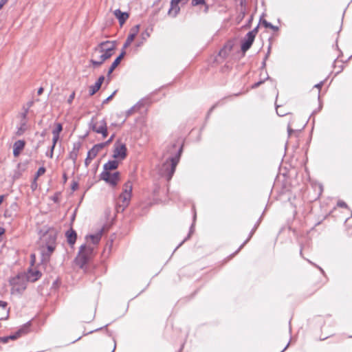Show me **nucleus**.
Returning <instances> with one entry per match:
<instances>
[{"label": "nucleus", "instance_id": "nucleus-1", "mask_svg": "<svg viewBox=\"0 0 352 352\" xmlns=\"http://www.w3.org/2000/svg\"><path fill=\"white\" fill-rule=\"evenodd\" d=\"M116 50L115 42L107 41L100 43L94 48L90 60L94 67H100L104 62L110 58Z\"/></svg>", "mask_w": 352, "mask_h": 352}, {"label": "nucleus", "instance_id": "nucleus-2", "mask_svg": "<svg viewBox=\"0 0 352 352\" xmlns=\"http://www.w3.org/2000/svg\"><path fill=\"white\" fill-rule=\"evenodd\" d=\"M133 186L130 181L126 182L123 186V191L120 195L117 203V212L123 211L129 205L132 192Z\"/></svg>", "mask_w": 352, "mask_h": 352}, {"label": "nucleus", "instance_id": "nucleus-3", "mask_svg": "<svg viewBox=\"0 0 352 352\" xmlns=\"http://www.w3.org/2000/svg\"><path fill=\"white\" fill-rule=\"evenodd\" d=\"M179 162L178 157H174L168 159L164 164H163V170L164 171V175L167 179V180H170L175 171L177 163Z\"/></svg>", "mask_w": 352, "mask_h": 352}, {"label": "nucleus", "instance_id": "nucleus-4", "mask_svg": "<svg viewBox=\"0 0 352 352\" xmlns=\"http://www.w3.org/2000/svg\"><path fill=\"white\" fill-rule=\"evenodd\" d=\"M91 129L97 133H101L103 138H106L108 135L107 122L104 119L98 121L92 118L90 122Z\"/></svg>", "mask_w": 352, "mask_h": 352}, {"label": "nucleus", "instance_id": "nucleus-5", "mask_svg": "<svg viewBox=\"0 0 352 352\" xmlns=\"http://www.w3.org/2000/svg\"><path fill=\"white\" fill-rule=\"evenodd\" d=\"M27 277L24 274H19L16 277L13 278L10 280V284L13 286V288L20 292L23 291L26 288Z\"/></svg>", "mask_w": 352, "mask_h": 352}, {"label": "nucleus", "instance_id": "nucleus-6", "mask_svg": "<svg viewBox=\"0 0 352 352\" xmlns=\"http://www.w3.org/2000/svg\"><path fill=\"white\" fill-rule=\"evenodd\" d=\"M30 330V323H26L25 324L23 325L17 331H16L14 333L9 336H5V337H0V342L2 343H7L10 340H16L19 338L21 337L23 335H25L28 333Z\"/></svg>", "mask_w": 352, "mask_h": 352}, {"label": "nucleus", "instance_id": "nucleus-7", "mask_svg": "<svg viewBox=\"0 0 352 352\" xmlns=\"http://www.w3.org/2000/svg\"><path fill=\"white\" fill-rule=\"evenodd\" d=\"M100 177L110 185L115 186L120 180V173L116 172L111 174L110 172H102Z\"/></svg>", "mask_w": 352, "mask_h": 352}, {"label": "nucleus", "instance_id": "nucleus-8", "mask_svg": "<svg viewBox=\"0 0 352 352\" xmlns=\"http://www.w3.org/2000/svg\"><path fill=\"white\" fill-rule=\"evenodd\" d=\"M126 147L124 144L116 142L113 157L116 159L124 160L126 156Z\"/></svg>", "mask_w": 352, "mask_h": 352}, {"label": "nucleus", "instance_id": "nucleus-9", "mask_svg": "<svg viewBox=\"0 0 352 352\" xmlns=\"http://www.w3.org/2000/svg\"><path fill=\"white\" fill-rule=\"evenodd\" d=\"M105 146V144H98L94 145L87 153V157L85 159V164L87 166L91 160L98 155L101 149Z\"/></svg>", "mask_w": 352, "mask_h": 352}, {"label": "nucleus", "instance_id": "nucleus-10", "mask_svg": "<svg viewBox=\"0 0 352 352\" xmlns=\"http://www.w3.org/2000/svg\"><path fill=\"white\" fill-rule=\"evenodd\" d=\"M188 1V0H171L170 7L168 11V15L172 17H175L180 10L179 4L184 5Z\"/></svg>", "mask_w": 352, "mask_h": 352}, {"label": "nucleus", "instance_id": "nucleus-11", "mask_svg": "<svg viewBox=\"0 0 352 352\" xmlns=\"http://www.w3.org/2000/svg\"><path fill=\"white\" fill-rule=\"evenodd\" d=\"M254 38L251 34H246L241 43V50L243 53L248 51L252 46Z\"/></svg>", "mask_w": 352, "mask_h": 352}, {"label": "nucleus", "instance_id": "nucleus-12", "mask_svg": "<svg viewBox=\"0 0 352 352\" xmlns=\"http://www.w3.org/2000/svg\"><path fill=\"white\" fill-rule=\"evenodd\" d=\"M25 145L24 140H17L14 143L13 145V155L14 157H18L21 152L23 150Z\"/></svg>", "mask_w": 352, "mask_h": 352}, {"label": "nucleus", "instance_id": "nucleus-13", "mask_svg": "<svg viewBox=\"0 0 352 352\" xmlns=\"http://www.w3.org/2000/svg\"><path fill=\"white\" fill-rule=\"evenodd\" d=\"M25 276L28 281L35 282L41 276V272L37 270H29Z\"/></svg>", "mask_w": 352, "mask_h": 352}, {"label": "nucleus", "instance_id": "nucleus-14", "mask_svg": "<svg viewBox=\"0 0 352 352\" xmlns=\"http://www.w3.org/2000/svg\"><path fill=\"white\" fill-rule=\"evenodd\" d=\"M113 14L118 19L120 25H122L129 16L127 12H123L120 9L116 10Z\"/></svg>", "mask_w": 352, "mask_h": 352}, {"label": "nucleus", "instance_id": "nucleus-15", "mask_svg": "<svg viewBox=\"0 0 352 352\" xmlns=\"http://www.w3.org/2000/svg\"><path fill=\"white\" fill-rule=\"evenodd\" d=\"M43 240L45 245L50 243L56 244V234L54 232H48L43 235Z\"/></svg>", "mask_w": 352, "mask_h": 352}, {"label": "nucleus", "instance_id": "nucleus-16", "mask_svg": "<svg viewBox=\"0 0 352 352\" xmlns=\"http://www.w3.org/2000/svg\"><path fill=\"white\" fill-rule=\"evenodd\" d=\"M93 252V248L90 246H87L86 245H82L79 250L80 254H84L85 258L89 260L90 256Z\"/></svg>", "mask_w": 352, "mask_h": 352}, {"label": "nucleus", "instance_id": "nucleus-17", "mask_svg": "<svg viewBox=\"0 0 352 352\" xmlns=\"http://www.w3.org/2000/svg\"><path fill=\"white\" fill-rule=\"evenodd\" d=\"M125 54V52L123 51L112 63L111 65L110 66L109 70H108V75H110L113 70L118 67V65L120 64L121 60L123 58Z\"/></svg>", "mask_w": 352, "mask_h": 352}, {"label": "nucleus", "instance_id": "nucleus-18", "mask_svg": "<svg viewBox=\"0 0 352 352\" xmlns=\"http://www.w3.org/2000/svg\"><path fill=\"white\" fill-rule=\"evenodd\" d=\"M89 260L85 258V256L84 254H80L78 253V256L75 258L76 264L79 266L81 269H84L87 263H88Z\"/></svg>", "mask_w": 352, "mask_h": 352}, {"label": "nucleus", "instance_id": "nucleus-19", "mask_svg": "<svg viewBox=\"0 0 352 352\" xmlns=\"http://www.w3.org/2000/svg\"><path fill=\"white\" fill-rule=\"evenodd\" d=\"M80 147V144L79 143L74 144L72 151L69 153V157L74 163H76L77 160Z\"/></svg>", "mask_w": 352, "mask_h": 352}, {"label": "nucleus", "instance_id": "nucleus-20", "mask_svg": "<svg viewBox=\"0 0 352 352\" xmlns=\"http://www.w3.org/2000/svg\"><path fill=\"white\" fill-rule=\"evenodd\" d=\"M27 166H28V164L27 163H19L17 166V169L15 170L14 172V179H19L22 173L25 171V170L27 169Z\"/></svg>", "mask_w": 352, "mask_h": 352}, {"label": "nucleus", "instance_id": "nucleus-21", "mask_svg": "<svg viewBox=\"0 0 352 352\" xmlns=\"http://www.w3.org/2000/svg\"><path fill=\"white\" fill-rule=\"evenodd\" d=\"M76 232L73 229H70L66 232V236L67 239V242L71 245H73L76 240Z\"/></svg>", "mask_w": 352, "mask_h": 352}, {"label": "nucleus", "instance_id": "nucleus-22", "mask_svg": "<svg viewBox=\"0 0 352 352\" xmlns=\"http://www.w3.org/2000/svg\"><path fill=\"white\" fill-rule=\"evenodd\" d=\"M118 166V162L116 160L109 161L104 165V170L102 172H110V170H115Z\"/></svg>", "mask_w": 352, "mask_h": 352}, {"label": "nucleus", "instance_id": "nucleus-23", "mask_svg": "<svg viewBox=\"0 0 352 352\" xmlns=\"http://www.w3.org/2000/svg\"><path fill=\"white\" fill-rule=\"evenodd\" d=\"M28 129L27 121L26 120H21L19 126L17 127V130L16 131V136L22 135L25 131Z\"/></svg>", "mask_w": 352, "mask_h": 352}, {"label": "nucleus", "instance_id": "nucleus-24", "mask_svg": "<svg viewBox=\"0 0 352 352\" xmlns=\"http://www.w3.org/2000/svg\"><path fill=\"white\" fill-rule=\"evenodd\" d=\"M258 226V223L254 227V228L250 232L248 238L243 242V243L242 245H241V246L238 248V250L230 256L231 258L233 257L236 254H238L239 252V251L243 248V246L250 240V239L253 236L254 233L255 232L256 230L257 229Z\"/></svg>", "mask_w": 352, "mask_h": 352}, {"label": "nucleus", "instance_id": "nucleus-25", "mask_svg": "<svg viewBox=\"0 0 352 352\" xmlns=\"http://www.w3.org/2000/svg\"><path fill=\"white\" fill-rule=\"evenodd\" d=\"M258 226V223L254 227V228L250 232L248 238L243 242V243L242 245H241V246L238 248V250L230 256L231 258L233 257L236 254H238L239 252V251L243 248V246L250 240V239L253 236L254 233L255 232L256 230L257 229Z\"/></svg>", "mask_w": 352, "mask_h": 352}, {"label": "nucleus", "instance_id": "nucleus-26", "mask_svg": "<svg viewBox=\"0 0 352 352\" xmlns=\"http://www.w3.org/2000/svg\"><path fill=\"white\" fill-rule=\"evenodd\" d=\"M102 230H101L99 232H98L95 234H91V235L87 236V238L91 239V240L94 244H98L99 243V241H100V239L102 237Z\"/></svg>", "mask_w": 352, "mask_h": 352}, {"label": "nucleus", "instance_id": "nucleus-27", "mask_svg": "<svg viewBox=\"0 0 352 352\" xmlns=\"http://www.w3.org/2000/svg\"><path fill=\"white\" fill-rule=\"evenodd\" d=\"M100 88V86L98 84L95 83L94 85L89 87V94L90 96H93L95 94Z\"/></svg>", "mask_w": 352, "mask_h": 352}, {"label": "nucleus", "instance_id": "nucleus-28", "mask_svg": "<svg viewBox=\"0 0 352 352\" xmlns=\"http://www.w3.org/2000/svg\"><path fill=\"white\" fill-rule=\"evenodd\" d=\"M261 23L267 28H270L274 31H277L278 30V28L277 26L273 25L272 23H269L265 19H263Z\"/></svg>", "mask_w": 352, "mask_h": 352}, {"label": "nucleus", "instance_id": "nucleus-29", "mask_svg": "<svg viewBox=\"0 0 352 352\" xmlns=\"http://www.w3.org/2000/svg\"><path fill=\"white\" fill-rule=\"evenodd\" d=\"M46 247H47V253L45 254V256L47 258H49L50 254L54 251L56 244H52V243L47 244V245H46Z\"/></svg>", "mask_w": 352, "mask_h": 352}, {"label": "nucleus", "instance_id": "nucleus-30", "mask_svg": "<svg viewBox=\"0 0 352 352\" xmlns=\"http://www.w3.org/2000/svg\"><path fill=\"white\" fill-rule=\"evenodd\" d=\"M62 130H63L62 124L60 123H56V129H54L52 131V134L53 135H59V134L62 131Z\"/></svg>", "mask_w": 352, "mask_h": 352}, {"label": "nucleus", "instance_id": "nucleus-31", "mask_svg": "<svg viewBox=\"0 0 352 352\" xmlns=\"http://www.w3.org/2000/svg\"><path fill=\"white\" fill-rule=\"evenodd\" d=\"M134 38H135V36H133V35H131L129 34L124 44L123 47L126 48L128 46H129L131 45V43L133 42V41L134 40Z\"/></svg>", "mask_w": 352, "mask_h": 352}, {"label": "nucleus", "instance_id": "nucleus-32", "mask_svg": "<svg viewBox=\"0 0 352 352\" xmlns=\"http://www.w3.org/2000/svg\"><path fill=\"white\" fill-rule=\"evenodd\" d=\"M139 28H140V25H135L134 27H133L131 29V31H130V34L131 35H133V36H136L137 34L139 32Z\"/></svg>", "mask_w": 352, "mask_h": 352}, {"label": "nucleus", "instance_id": "nucleus-33", "mask_svg": "<svg viewBox=\"0 0 352 352\" xmlns=\"http://www.w3.org/2000/svg\"><path fill=\"white\" fill-rule=\"evenodd\" d=\"M276 113L279 116H284L288 113L282 109L280 106H276Z\"/></svg>", "mask_w": 352, "mask_h": 352}, {"label": "nucleus", "instance_id": "nucleus-34", "mask_svg": "<svg viewBox=\"0 0 352 352\" xmlns=\"http://www.w3.org/2000/svg\"><path fill=\"white\" fill-rule=\"evenodd\" d=\"M45 173V168L44 167H40L37 172H36V178L41 176L42 175H43L44 173Z\"/></svg>", "mask_w": 352, "mask_h": 352}, {"label": "nucleus", "instance_id": "nucleus-35", "mask_svg": "<svg viewBox=\"0 0 352 352\" xmlns=\"http://www.w3.org/2000/svg\"><path fill=\"white\" fill-rule=\"evenodd\" d=\"M28 113V108L24 109V111L21 113V120L27 121V115Z\"/></svg>", "mask_w": 352, "mask_h": 352}, {"label": "nucleus", "instance_id": "nucleus-36", "mask_svg": "<svg viewBox=\"0 0 352 352\" xmlns=\"http://www.w3.org/2000/svg\"><path fill=\"white\" fill-rule=\"evenodd\" d=\"M206 0H192V5L193 6H197L201 4H205Z\"/></svg>", "mask_w": 352, "mask_h": 352}, {"label": "nucleus", "instance_id": "nucleus-37", "mask_svg": "<svg viewBox=\"0 0 352 352\" xmlns=\"http://www.w3.org/2000/svg\"><path fill=\"white\" fill-rule=\"evenodd\" d=\"M137 109V105L132 107L130 109L126 111V116H129L133 114Z\"/></svg>", "mask_w": 352, "mask_h": 352}, {"label": "nucleus", "instance_id": "nucleus-38", "mask_svg": "<svg viewBox=\"0 0 352 352\" xmlns=\"http://www.w3.org/2000/svg\"><path fill=\"white\" fill-rule=\"evenodd\" d=\"M59 139V135H53V139H52V142H53V144H52V150L54 149V147L56 146V144L58 141V140Z\"/></svg>", "mask_w": 352, "mask_h": 352}, {"label": "nucleus", "instance_id": "nucleus-39", "mask_svg": "<svg viewBox=\"0 0 352 352\" xmlns=\"http://www.w3.org/2000/svg\"><path fill=\"white\" fill-rule=\"evenodd\" d=\"M258 25H257L255 28H254L252 31L249 32L248 34H251L253 36L254 38L256 37V35L258 32Z\"/></svg>", "mask_w": 352, "mask_h": 352}, {"label": "nucleus", "instance_id": "nucleus-40", "mask_svg": "<svg viewBox=\"0 0 352 352\" xmlns=\"http://www.w3.org/2000/svg\"><path fill=\"white\" fill-rule=\"evenodd\" d=\"M258 25H257L255 28H254L252 31L249 32L248 34H251L253 36L254 38L256 37V35L258 32Z\"/></svg>", "mask_w": 352, "mask_h": 352}, {"label": "nucleus", "instance_id": "nucleus-41", "mask_svg": "<svg viewBox=\"0 0 352 352\" xmlns=\"http://www.w3.org/2000/svg\"><path fill=\"white\" fill-rule=\"evenodd\" d=\"M113 343H111V347L107 350V352H113L116 349V342L113 340L112 342Z\"/></svg>", "mask_w": 352, "mask_h": 352}, {"label": "nucleus", "instance_id": "nucleus-42", "mask_svg": "<svg viewBox=\"0 0 352 352\" xmlns=\"http://www.w3.org/2000/svg\"><path fill=\"white\" fill-rule=\"evenodd\" d=\"M104 80V76H101L98 78V80L96 82V83L98 84V85H100L101 87L103 81Z\"/></svg>", "mask_w": 352, "mask_h": 352}, {"label": "nucleus", "instance_id": "nucleus-43", "mask_svg": "<svg viewBox=\"0 0 352 352\" xmlns=\"http://www.w3.org/2000/svg\"><path fill=\"white\" fill-rule=\"evenodd\" d=\"M74 97H75V92L73 91L72 93V94L69 96V98L67 99V102L69 104H72L73 100L74 99Z\"/></svg>", "mask_w": 352, "mask_h": 352}, {"label": "nucleus", "instance_id": "nucleus-44", "mask_svg": "<svg viewBox=\"0 0 352 352\" xmlns=\"http://www.w3.org/2000/svg\"><path fill=\"white\" fill-rule=\"evenodd\" d=\"M263 82H264V80H260V81L254 83V85H252V88L256 89V88L258 87L261 85H262Z\"/></svg>", "mask_w": 352, "mask_h": 352}, {"label": "nucleus", "instance_id": "nucleus-45", "mask_svg": "<svg viewBox=\"0 0 352 352\" xmlns=\"http://www.w3.org/2000/svg\"><path fill=\"white\" fill-rule=\"evenodd\" d=\"M116 91H114V92H113L111 96H109L108 98H106V99L102 102V104H106V103H107L109 100H111L113 98V97L114 94H116Z\"/></svg>", "mask_w": 352, "mask_h": 352}, {"label": "nucleus", "instance_id": "nucleus-46", "mask_svg": "<svg viewBox=\"0 0 352 352\" xmlns=\"http://www.w3.org/2000/svg\"><path fill=\"white\" fill-rule=\"evenodd\" d=\"M8 305V303L5 301L0 300V307L5 309Z\"/></svg>", "mask_w": 352, "mask_h": 352}, {"label": "nucleus", "instance_id": "nucleus-47", "mask_svg": "<svg viewBox=\"0 0 352 352\" xmlns=\"http://www.w3.org/2000/svg\"><path fill=\"white\" fill-rule=\"evenodd\" d=\"M113 138H114V135H112L111 136V138H109V139L106 142L104 143V144H105V146L109 144L110 142H111V141L113 140Z\"/></svg>", "mask_w": 352, "mask_h": 352}, {"label": "nucleus", "instance_id": "nucleus-48", "mask_svg": "<svg viewBox=\"0 0 352 352\" xmlns=\"http://www.w3.org/2000/svg\"><path fill=\"white\" fill-rule=\"evenodd\" d=\"M287 131L289 133V135H291V134L294 132V130L291 128L289 125L287 126Z\"/></svg>", "mask_w": 352, "mask_h": 352}, {"label": "nucleus", "instance_id": "nucleus-49", "mask_svg": "<svg viewBox=\"0 0 352 352\" xmlns=\"http://www.w3.org/2000/svg\"><path fill=\"white\" fill-rule=\"evenodd\" d=\"M53 153H54V150H52V146L51 147V150L50 151V153L47 154V156H49L50 158H52L53 157Z\"/></svg>", "mask_w": 352, "mask_h": 352}, {"label": "nucleus", "instance_id": "nucleus-50", "mask_svg": "<svg viewBox=\"0 0 352 352\" xmlns=\"http://www.w3.org/2000/svg\"><path fill=\"white\" fill-rule=\"evenodd\" d=\"M72 188L73 190H76L78 188V184L76 182H74Z\"/></svg>", "mask_w": 352, "mask_h": 352}, {"label": "nucleus", "instance_id": "nucleus-51", "mask_svg": "<svg viewBox=\"0 0 352 352\" xmlns=\"http://www.w3.org/2000/svg\"><path fill=\"white\" fill-rule=\"evenodd\" d=\"M43 92V87H40L38 89V91H37V94L38 95H41Z\"/></svg>", "mask_w": 352, "mask_h": 352}, {"label": "nucleus", "instance_id": "nucleus-52", "mask_svg": "<svg viewBox=\"0 0 352 352\" xmlns=\"http://www.w3.org/2000/svg\"><path fill=\"white\" fill-rule=\"evenodd\" d=\"M322 85H323V82H320V83L316 85L315 87L320 89L321 88V87L322 86Z\"/></svg>", "mask_w": 352, "mask_h": 352}, {"label": "nucleus", "instance_id": "nucleus-53", "mask_svg": "<svg viewBox=\"0 0 352 352\" xmlns=\"http://www.w3.org/2000/svg\"><path fill=\"white\" fill-rule=\"evenodd\" d=\"M33 103H34L33 101L28 102V104H28V107L27 108L29 109L30 107H31L33 105Z\"/></svg>", "mask_w": 352, "mask_h": 352}, {"label": "nucleus", "instance_id": "nucleus-54", "mask_svg": "<svg viewBox=\"0 0 352 352\" xmlns=\"http://www.w3.org/2000/svg\"><path fill=\"white\" fill-rule=\"evenodd\" d=\"M5 232V230L2 228H0V236H1Z\"/></svg>", "mask_w": 352, "mask_h": 352}, {"label": "nucleus", "instance_id": "nucleus-55", "mask_svg": "<svg viewBox=\"0 0 352 352\" xmlns=\"http://www.w3.org/2000/svg\"><path fill=\"white\" fill-rule=\"evenodd\" d=\"M269 53H270V51H268V53L266 54L265 59H267V58L268 55H269ZM265 60H264V61H263V65H265Z\"/></svg>", "mask_w": 352, "mask_h": 352}, {"label": "nucleus", "instance_id": "nucleus-56", "mask_svg": "<svg viewBox=\"0 0 352 352\" xmlns=\"http://www.w3.org/2000/svg\"><path fill=\"white\" fill-rule=\"evenodd\" d=\"M225 53H226V49H223L222 50L220 51L219 54L220 55H221L222 54H225Z\"/></svg>", "mask_w": 352, "mask_h": 352}, {"label": "nucleus", "instance_id": "nucleus-57", "mask_svg": "<svg viewBox=\"0 0 352 352\" xmlns=\"http://www.w3.org/2000/svg\"><path fill=\"white\" fill-rule=\"evenodd\" d=\"M6 3H2V1L1 0L0 1V10L2 8V7L5 5Z\"/></svg>", "mask_w": 352, "mask_h": 352}, {"label": "nucleus", "instance_id": "nucleus-58", "mask_svg": "<svg viewBox=\"0 0 352 352\" xmlns=\"http://www.w3.org/2000/svg\"><path fill=\"white\" fill-rule=\"evenodd\" d=\"M3 200V196L1 195L0 196V204L2 203Z\"/></svg>", "mask_w": 352, "mask_h": 352}, {"label": "nucleus", "instance_id": "nucleus-59", "mask_svg": "<svg viewBox=\"0 0 352 352\" xmlns=\"http://www.w3.org/2000/svg\"><path fill=\"white\" fill-rule=\"evenodd\" d=\"M3 3H6L8 0H1Z\"/></svg>", "mask_w": 352, "mask_h": 352}, {"label": "nucleus", "instance_id": "nucleus-60", "mask_svg": "<svg viewBox=\"0 0 352 352\" xmlns=\"http://www.w3.org/2000/svg\"><path fill=\"white\" fill-rule=\"evenodd\" d=\"M31 256H32V258H33V259H32V263H33V262L34 261V258H35V256H34V254H32Z\"/></svg>", "mask_w": 352, "mask_h": 352}, {"label": "nucleus", "instance_id": "nucleus-61", "mask_svg": "<svg viewBox=\"0 0 352 352\" xmlns=\"http://www.w3.org/2000/svg\"><path fill=\"white\" fill-rule=\"evenodd\" d=\"M288 345H289V344L285 347V349L283 350V351H284L285 349H287Z\"/></svg>", "mask_w": 352, "mask_h": 352}]
</instances>
